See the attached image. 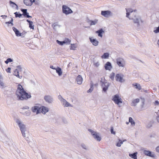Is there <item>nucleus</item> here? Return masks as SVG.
Instances as JSON below:
<instances>
[{
	"label": "nucleus",
	"mask_w": 159,
	"mask_h": 159,
	"mask_svg": "<svg viewBox=\"0 0 159 159\" xmlns=\"http://www.w3.org/2000/svg\"><path fill=\"white\" fill-rule=\"evenodd\" d=\"M129 122L131 123V124L132 125H134L135 124L134 121L133 120V119L131 117H129Z\"/></svg>",
	"instance_id": "nucleus-34"
},
{
	"label": "nucleus",
	"mask_w": 159,
	"mask_h": 159,
	"mask_svg": "<svg viewBox=\"0 0 159 159\" xmlns=\"http://www.w3.org/2000/svg\"><path fill=\"white\" fill-rule=\"evenodd\" d=\"M58 98L59 99H60L61 100L62 99V97H61V95H59L58 96Z\"/></svg>",
	"instance_id": "nucleus-57"
},
{
	"label": "nucleus",
	"mask_w": 159,
	"mask_h": 159,
	"mask_svg": "<svg viewBox=\"0 0 159 159\" xmlns=\"http://www.w3.org/2000/svg\"><path fill=\"white\" fill-rule=\"evenodd\" d=\"M65 44H70L71 42V40L68 39H66L64 41Z\"/></svg>",
	"instance_id": "nucleus-33"
},
{
	"label": "nucleus",
	"mask_w": 159,
	"mask_h": 159,
	"mask_svg": "<svg viewBox=\"0 0 159 159\" xmlns=\"http://www.w3.org/2000/svg\"><path fill=\"white\" fill-rule=\"evenodd\" d=\"M126 124L128 125V124H129V122H126Z\"/></svg>",
	"instance_id": "nucleus-63"
},
{
	"label": "nucleus",
	"mask_w": 159,
	"mask_h": 159,
	"mask_svg": "<svg viewBox=\"0 0 159 159\" xmlns=\"http://www.w3.org/2000/svg\"><path fill=\"white\" fill-rule=\"evenodd\" d=\"M11 68L10 67H8L7 69H6V71L8 73H11Z\"/></svg>",
	"instance_id": "nucleus-47"
},
{
	"label": "nucleus",
	"mask_w": 159,
	"mask_h": 159,
	"mask_svg": "<svg viewBox=\"0 0 159 159\" xmlns=\"http://www.w3.org/2000/svg\"><path fill=\"white\" fill-rule=\"evenodd\" d=\"M26 21L29 23V27L32 29H34V25H33V22L32 21H30L28 20H27Z\"/></svg>",
	"instance_id": "nucleus-25"
},
{
	"label": "nucleus",
	"mask_w": 159,
	"mask_h": 159,
	"mask_svg": "<svg viewBox=\"0 0 159 159\" xmlns=\"http://www.w3.org/2000/svg\"><path fill=\"white\" fill-rule=\"evenodd\" d=\"M126 10L127 12L126 13V17H129V13L130 12H132L133 11V10L130 8H126Z\"/></svg>",
	"instance_id": "nucleus-24"
},
{
	"label": "nucleus",
	"mask_w": 159,
	"mask_h": 159,
	"mask_svg": "<svg viewBox=\"0 0 159 159\" xmlns=\"http://www.w3.org/2000/svg\"><path fill=\"white\" fill-rule=\"evenodd\" d=\"M24 3L26 6H31L32 5V2L30 0H24Z\"/></svg>",
	"instance_id": "nucleus-20"
},
{
	"label": "nucleus",
	"mask_w": 159,
	"mask_h": 159,
	"mask_svg": "<svg viewBox=\"0 0 159 159\" xmlns=\"http://www.w3.org/2000/svg\"><path fill=\"white\" fill-rule=\"evenodd\" d=\"M9 3L11 5V7L14 8L15 7V6H16V9H18V6L16 4L15 2H12L11 1H9Z\"/></svg>",
	"instance_id": "nucleus-27"
},
{
	"label": "nucleus",
	"mask_w": 159,
	"mask_h": 159,
	"mask_svg": "<svg viewBox=\"0 0 159 159\" xmlns=\"http://www.w3.org/2000/svg\"><path fill=\"white\" fill-rule=\"evenodd\" d=\"M9 62H12L13 60V59L11 58H8L7 59Z\"/></svg>",
	"instance_id": "nucleus-51"
},
{
	"label": "nucleus",
	"mask_w": 159,
	"mask_h": 159,
	"mask_svg": "<svg viewBox=\"0 0 159 159\" xmlns=\"http://www.w3.org/2000/svg\"><path fill=\"white\" fill-rule=\"evenodd\" d=\"M155 29H156L154 30V32L155 33H159V26L157 27H156Z\"/></svg>",
	"instance_id": "nucleus-41"
},
{
	"label": "nucleus",
	"mask_w": 159,
	"mask_h": 159,
	"mask_svg": "<svg viewBox=\"0 0 159 159\" xmlns=\"http://www.w3.org/2000/svg\"><path fill=\"white\" fill-rule=\"evenodd\" d=\"M57 41V42L59 45H63L64 44H65L64 43V41H59L58 40H57L56 41Z\"/></svg>",
	"instance_id": "nucleus-39"
},
{
	"label": "nucleus",
	"mask_w": 159,
	"mask_h": 159,
	"mask_svg": "<svg viewBox=\"0 0 159 159\" xmlns=\"http://www.w3.org/2000/svg\"><path fill=\"white\" fill-rule=\"evenodd\" d=\"M31 110L33 113H36V114L40 113V107L37 106H34L32 107Z\"/></svg>",
	"instance_id": "nucleus-8"
},
{
	"label": "nucleus",
	"mask_w": 159,
	"mask_h": 159,
	"mask_svg": "<svg viewBox=\"0 0 159 159\" xmlns=\"http://www.w3.org/2000/svg\"><path fill=\"white\" fill-rule=\"evenodd\" d=\"M77 47V45L76 44H71L70 46V50H75Z\"/></svg>",
	"instance_id": "nucleus-22"
},
{
	"label": "nucleus",
	"mask_w": 159,
	"mask_h": 159,
	"mask_svg": "<svg viewBox=\"0 0 159 159\" xmlns=\"http://www.w3.org/2000/svg\"><path fill=\"white\" fill-rule=\"evenodd\" d=\"M44 99L48 103H51L52 101V98L49 95H46L44 97Z\"/></svg>",
	"instance_id": "nucleus-14"
},
{
	"label": "nucleus",
	"mask_w": 159,
	"mask_h": 159,
	"mask_svg": "<svg viewBox=\"0 0 159 159\" xmlns=\"http://www.w3.org/2000/svg\"><path fill=\"white\" fill-rule=\"evenodd\" d=\"M15 121L20 129L22 136L23 137H25V132L26 131V125L20 119H16Z\"/></svg>",
	"instance_id": "nucleus-2"
},
{
	"label": "nucleus",
	"mask_w": 159,
	"mask_h": 159,
	"mask_svg": "<svg viewBox=\"0 0 159 159\" xmlns=\"http://www.w3.org/2000/svg\"><path fill=\"white\" fill-rule=\"evenodd\" d=\"M62 12L66 15L73 13V11L69 7L66 5H63L62 7Z\"/></svg>",
	"instance_id": "nucleus-3"
},
{
	"label": "nucleus",
	"mask_w": 159,
	"mask_h": 159,
	"mask_svg": "<svg viewBox=\"0 0 159 159\" xmlns=\"http://www.w3.org/2000/svg\"><path fill=\"white\" fill-rule=\"evenodd\" d=\"M23 15L24 16H25L27 18L32 17L31 16L29 15V13L27 12L25 13Z\"/></svg>",
	"instance_id": "nucleus-42"
},
{
	"label": "nucleus",
	"mask_w": 159,
	"mask_h": 159,
	"mask_svg": "<svg viewBox=\"0 0 159 159\" xmlns=\"http://www.w3.org/2000/svg\"><path fill=\"white\" fill-rule=\"evenodd\" d=\"M83 78L81 75H78L76 78V81L79 84H81L83 81Z\"/></svg>",
	"instance_id": "nucleus-10"
},
{
	"label": "nucleus",
	"mask_w": 159,
	"mask_h": 159,
	"mask_svg": "<svg viewBox=\"0 0 159 159\" xmlns=\"http://www.w3.org/2000/svg\"><path fill=\"white\" fill-rule=\"evenodd\" d=\"M115 76V74L114 72L111 73L110 76V78L112 80H114V77Z\"/></svg>",
	"instance_id": "nucleus-35"
},
{
	"label": "nucleus",
	"mask_w": 159,
	"mask_h": 159,
	"mask_svg": "<svg viewBox=\"0 0 159 159\" xmlns=\"http://www.w3.org/2000/svg\"><path fill=\"white\" fill-rule=\"evenodd\" d=\"M61 101L63 102V103H65L66 102H67L66 100L63 99V98H62V99L61 100Z\"/></svg>",
	"instance_id": "nucleus-52"
},
{
	"label": "nucleus",
	"mask_w": 159,
	"mask_h": 159,
	"mask_svg": "<svg viewBox=\"0 0 159 159\" xmlns=\"http://www.w3.org/2000/svg\"><path fill=\"white\" fill-rule=\"evenodd\" d=\"M140 100L139 98L134 99L132 101V106H135L137 103L139 102Z\"/></svg>",
	"instance_id": "nucleus-26"
},
{
	"label": "nucleus",
	"mask_w": 159,
	"mask_h": 159,
	"mask_svg": "<svg viewBox=\"0 0 159 159\" xmlns=\"http://www.w3.org/2000/svg\"><path fill=\"white\" fill-rule=\"evenodd\" d=\"M123 75H121L119 74H117L116 76V79L117 81H119L120 82H122L123 80Z\"/></svg>",
	"instance_id": "nucleus-15"
},
{
	"label": "nucleus",
	"mask_w": 159,
	"mask_h": 159,
	"mask_svg": "<svg viewBox=\"0 0 159 159\" xmlns=\"http://www.w3.org/2000/svg\"><path fill=\"white\" fill-rule=\"evenodd\" d=\"M156 119L157 122H159V116H157Z\"/></svg>",
	"instance_id": "nucleus-55"
},
{
	"label": "nucleus",
	"mask_w": 159,
	"mask_h": 159,
	"mask_svg": "<svg viewBox=\"0 0 159 159\" xmlns=\"http://www.w3.org/2000/svg\"><path fill=\"white\" fill-rule=\"evenodd\" d=\"M24 138H25V140L27 141H28L29 140V138L28 137H24Z\"/></svg>",
	"instance_id": "nucleus-54"
},
{
	"label": "nucleus",
	"mask_w": 159,
	"mask_h": 159,
	"mask_svg": "<svg viewBox=\"0 0 159 159\" xmlns=\"http://www.w3.org/2000/svg\"><path fill=\"white\" fill-rule=\"evenodd\" d=\"M89 39L90 42L93 45L97 46L98 45V42L96 39H92V38H90Z\"/></svg>",
	"instance_id": "nucleus-17"
},
{
	"label": "nucleus",
	"mask_w": 159,
	"mask_h": 159,
	"mask_svg": "<svg viewBox=\"0 0 159 159\" xmlns=\"http://www.w3.org/2000/svg\"><path fill=\"white\" fill-rule=\"evenodd\" d=\"M109 57V54L107 53H104L103 55L101 56L102 58H107Z\"/></svg>",
	"instance_id": "nucleus-30"
},
{
	"label": "nucleus",
	"mask_w": 159,
	"mask_h": 159,
	"mask_svg": "<svg viewBox=\"0 0 159 159\" xmlns=\"http://www.w3.org/2000/svg\"><path fill=\"white\" fill-rule=\"evenodd\" d=\"M111 12L109 11H102L101 15L106 17H108L111 15Z\"/></svg>",
	"instance_id": "nucleus-9"
},
{
	"label": "nucleus",
	"mask_w": 159,
	"mask_h": 159,
	"mask_svg": "<svg viewBox=\"0 0 159 159\" xmlns=\"http://www.w3.org/2000/svg\"><path fill=\"white\" fill-rule=\"evenodd\" d=\"M30 0V1H31V2H32V4H33V3L35 1V0Z\"/></svg>",
	"instance_id": "nucleus-60"
},
{
	"label": "nucleus",
	"mask_w": 159,
	"mask_h": 159,
	"mask_svg": "<svg viewBox=\"0 0 159 159\" xmlns=\"http://www.w3.org/2000/svg\"><path fill=\"white\" fill-rule=\"evenodd\" d=\"M14 14L15 15V17H20L22 15L20 13H18L17 12H16L14 13Z\"/></svg>",
	"instance_id": "nucleus-36"
},
{
	"label": "nucleus",
	"mask_w": 159,
	"mask_h": 159,
	"mask_svg": "<svg viewBox=\"0 0 159 159\" xmlns=\"http://www.w3.org/2000/svg\"><path fill=\"white\" fill-rule=\"evenodd\" d=\"M143 153L145 155L152 157H155L154 154H152L151 152L149 151L144 150L143 151Z\"/></svg>",
	"instance_id": "nucleus-12"
},
{
	"label": "nucleus",
	"mask_w": 159,
	"mask_h": 159,
	"mask_svg": "<svg viewBox=\"0 0 159 159\" xmlns=\"http://www.w3.org/2000/svg\"><path fill=\"white\" fill-rule=\"evenodd\" d=\"M63 105L65 107H71V105L67 102H66L65 103H63Z\"/></svg>",
	"instance_id": "nucleus-37"
},
{
	"label": "nucleus",
	"mask_w": 159,
	"mask_h": 159,
	"mask_svg": "<svg viewBox=\"0 0 159 159\" xmlns=\"http://www.w3.org/2000/svg\"><path fill=\"white\" fill-rule=\"evenodd\" d=\"M155 105H158L159 104V102L157 101H156L154 102Z\"/></svg>",
	"instance_id": "nucleus-50"
},
{
	"label": "nucleus",
	"mask_w": 159,
	"mask_h": 159,
	"mask_svg": "<svg viewBox=\"0 0 159 159\" xmlns=\"http://www.w3.org/2000/svg\"><path fill=\"white\" fill-rule=\"evenodd\" d=\"M132 85L134 87L138 90H140L141 89V87L140 85L136 83H134L132 84Z\"/></svg>",
	"instance_id": "nucleus-18"
},
{
	"label": "nucleus",
	"mask_w": 159,
	"mask_h": 159,
	"mask_svg": "<svg viewBox=\"0 0 159 159\" xmlns=\"http://www.w3.org/2000/svg\"><path fill=\"white\" fill-rule=\"evenodd\" d=\"M111 133L114 134H115V132L113 130V127H111Z\"/></svg>",
	"instance_id": "nucleus-48"
},
{
	"label": "nucleus",
	"mask_w": 159,
	"mask_h": 159,
	"mask_svg": "<svg viewBox=\"0 0 159 159\" xmlns=\"http://www.w3.org/2000/svg\"><path fill=\"white\" fill-rule=\"evenodd\" d=\"M1 17H2L3 18H5L6 17H7V16L6 15H2L1 16Z\"/></svg>",
	"instance_id": "nucleus-56"
},
{
	"label": "nucleus",
	"mask_w": 159,
	"mask_h": 159,
	"mask_svg": "<svg viewBox=\"0 0 159 159\" xmlns=\"http://www.w3.org/2000/svg\"><path fill=\"white\" fill-rule=\"evenodd\" d=\"M50 67L53 69H54V70H55L56 69L53 66H51Z\"/></svg>",
	"instance_id": "nucleus-59"
},
{
	"label": "nucleus",
	"mask_w": 159,
	"mask_h": 159,
	"mask_svg": "<svg viewBox=\"0 0 159 159\" xmlns=\"http://www.w3.org/2000/svg\"><path fill=\"white\" fill-rule=\"evenodd\" d=\"M19 72L18 71V70H16V69L14 71V74L15 76L18 77L20 79H21L22 77V76L21 75L20 76L19 74Z\"/></svg>",
	"instance_id": "nucleus-28"
},
{
	"label": "nucleus",
	"mask_w": 159,
	"mask_h": 159,
	"mask_svg": "<svg viewBox=\"0 0 159 159\" xmlns=\"http://www.w3.org/2000/svg\"><path fill=\"white\" fill-rule=\"evenodd\" d=\"M5 62L6 64H7L9 63V62H8V61L7 59L6 61H5Z\"/></svg>",
	"instance_id": "nucleus-61"
},
{
	"label": "nucleus",
	"mask_w": 159,
	"mask_h": 159,
	"mask_svg": "<svg viewBox=\"0 0 159 159\" xmlns=\"http://www.w3.org/2000/svg\"><path fill=\"white\" fill-rule=\"evenodd\" d=\"M138 153L137 152H135L133 154H129V156L131 157L134 159H137V155Z\"/></svg>",
	"instance_id": "nucleus-21"
},
{
	"label": "nucleus",
	"mask_w": 159,
	"mask_h": 159,
	"mask_svg": "<svg viewBox=\"0 0 159 159\" xmlns=\"http://www.w3.org/2000/svg\"><path fill=\"white\" fill-rule=\"evenodd\" d=\"M123 143V142H122V141H120L119 143H118L116 144V146L118 147H120L121 146V144H122Z\"/></svg>",
	"instance_id": "nucleus-44"
},
{
	"label": "nucleus",
	"mask_w": 159,
	"mask_h": 159,
	"mask_svg": "<svg viewBox=\"0 0 159 159\" xmlns=\"http://www.w3.org/2000/svg\"><path fill=\"white\" fill-rule=\"evenodd\" d=\"M16 94L18 100H27L31 97L30 94L26 92L20 84L18 85Z\"/></svg>",
	"instance_id": "nucleus-1"
},
{
	"label": "nucleus",
	"mask_w": 159,
	"mask_h": 159,
	"mask_svg": "<svg viewBox=\"0 0 159 159\" xmlns=\"http://www.w3.org/2000/svg\"><path fill=\"white\" fill-rule=\"evenodd\" d=\"M21 11L23 12V15L25 14V13L27 12V9H21Z\"/></svg>",
	"instance_id": "nucleus-43"
},
{
	"label": "nucleus",
	"mask_w": 159,
	"mask_h": 159,
	"mask_svg": "<svg viewBox=\"0 0 159 159\" xmlns=\"http://www.w3.org/2000/svg\"><path fill=\"white\" fill-rule=\"evenodd\" d=\"M156 151L157 152H159V146L156 148Z\"/></svg>",
	"instance_id": "nucleus-53"
},
{
	"label": "nucleus",
	"mask_w": 159,
	"mask_h": 159,
	"mask_svg": "<svg viewBox=\"0 0 159 159\" xmlns=\"http://www.w3.org/2000/svg\"><path fill=\"white\" fill-rule=\"evenodd\" d=\"M157 116H159V110H158V111L156 112Z\"/></svg>",
	"instance_id": "nucleus-58"
},
{
	"label": "nucleus",
	"mask_w": 159,
	"mask_h": 159,
	"mask_svg": "<svg viewBox=\"0 0 159 159\" xmlns=\"http://www.w3.org/2000/svg\"><path fill=\"white\" fill-rule=\"evenodd\" d=\"M12 29L17 36L19 37L22 36V33H20L19 30L16 28L15 27H13Z\"/></svg>",
	"instance_id": "nucleus-13"
},
{
	"label": "nucleus",
	"mask_w": 159,
	"mask_h": 159,
	"mask_svg": "<svg viewBox=\"0 0 159 159\" xmlns=\"http://www.w3.org/2000/svg\"><path fill=\"white\" fill-rule=\"evenodd\" d=\"M108 85L107 86H106L105 87H103V90L104 91L106 92L107 89L108 88Z\"/></svg>",
	"instance_id": "nucleus-45"
},
{
	"label": "nucleus",
	"mask_w": 159,
	"mask_h": 159,
	"mask_svg": "<svg viewBox=\"0 0 159 159\" xmlns=\"http://www.w3.org/2000/svg\"><path fill=\"white\" fill-rule=\"evenodd\" d=\"M157 43V44H158V45L159 46V39L158 40Z\"/></svg>",
	"instance_id": "nucleus-62"
},
{
	"label": "nucleus",
	"mask_w": 159,
	"mask_h": 159,
	"mask_svg": "<svg viewBox=\"0 0 159 159\" xmlns=\"http://www.w3.org/2000/svg\"><path fill=\"white\" fill-rule=\"evenodd\" d=\"M55 70H56L57 73L58 74L59 76H60L62 75V72L60 68L58 67L57 68H56Z\"/></svg>",
	"instance_id": "nucleus-23"
},
{
	"label": "nucleus",
	"mask_w": 159,
	"mask_h": 159,
	"mask_svg": "<svg viewBox=\"0 0 159 159\" xmlns=\"http://www.w3.org/2000/svg\"><path fill=\"white\" fill-rule=\"evenodd\" d=\"M116 63L120 67H124L125 65V62L124 60L121 58H118L117 59Z\"/></svg>",
	"instance_id": "nucleus-6"
},
{
	"label": "nucleus",
	"mask_w": 159,
	"mask_h": 159,
	"mask_svg": "<svg viewBox=\"0 0 159 159\" xmlns=\"http://www.w3.org/2000/svg\"><path fill=\"white\" fill-rule=\"evenodd\" d=\"M88 130L91 133V134L93 136L94 139L98 141H101V137L100 136L99 133L96 132L94 131L91 129H89Z\"/></svg>",
	"instance_id": "nucleus-5"
},
{
	"label": "nucleus",
	"mask_w": 159,
	"mask_h": 159,
	"mask_svg": "<svg viewBox=\"0 0 159 159\" xmlns=\"http://www.w3.org/2000/svg\"><path fill=\"white\" fill-rule=\"evenodd\" d=\"M13 21V19L12 18H11V21H8V22H6L5 23L6 24H11V26H13V23H12Z\"/></svg>",
	"instance_id": "nucleus-40"
},
{
	"label": "nucleus",
	"mask_w": 159,
	"mask_h": 159,
	"mask_svg": "<svg viewBox=\"0 0 159 159\" xmlns=\"http://www.w3.org/2000/svg\"><path fill=\"white\" fill-rule=\"evenodd\" d=\"M29 107L28 106H25L22 109H29Z\"/></svg>",
	"instance_id": "nucleus-49"
},
{
	"label": "nucleus",
	"mask_w": 159,
	"mask_h": 159,
	"mask_svg": "<svg viewBox=\"0 0 159 159\" xmlns=\"http://www.w3.org/2000/svg\"><path fill=\"white\" fill-rule=\"evenodd\" d=\"M40 110L41 112L44 114L48 111L49 109L48 107L43 106L40 107Z\"/></svg>",
	"instance_id": "nucleus-11"
},
{
	"label": "nucleus",
	"mask_w": 159,
	"mask_h": 159,
	"mask_svg": "<svg viewBox=\"0 0 159 159\" xmlns=\"http://www.w3.org/2000/svg\"><path fill=\"white\" fill-rule=\"evenodd\" d=\"M3 78L2 75L0 74V88L3 89L7 86L6 84L3 82Z\"/></svg>",
	"instance_id": "nucleus-7"
},
{
	"label": "nucleus",
	"mask_w": 159,
	"mask_h": 159,
	"mask_svg": "<svg viewBox=\"0 0 159 159\" xmlns=\"http://www.w3.org/2000/svg\"><path fill=\"white\" fill-rule=\"evenodd\" d=\"M93 83H91V85L90 86V88L89 89L88 91V92H92L93 89Z\"/></svg>",
	"instance_id": "nucleus-32"
},
{
	"label": "nucleus",
	"mask_w": 159,
	"mask_h": 159,
	"mask_svg": "<svg viewBox=\"0 0 159 159\" xmlns=\"http://www.w3.org/2000/svg\"><path fill=\"white\" fill-rule=\"evenodd\" d=\"M22 114L24 115L27 116H30L31 115V112L29 110L27 111H25L24 113H22Z\"/></svg>",
	"instance_id": "nucleus-31"
},
{
	"label": "nucleus",
	"mask_w": 159,
	"mask_h": 159,
	"mask_svg": "<svg viewBox=\"0 0 159 159\" xmlns=\"http://www.w3.org/2000/svg\"><path fill=\"white\" fill-rule=\"evenodd\" d=\"M112 67L111 64L109 62H107L105 65V68L106 70H110Z\"/></svg>",
	"instance_id": "nucleus-16"
},
{
	"label": "nucleus",
	"mask_w": 159,
	"mask_h": 159,
	"mask_svg": "<svg viewBox=\"0 0 159 159\" xmlns=\"http://www.w3.org/2000/svg\"><path fill=\"white\" fill-rule=\"evenodd\" d=\"M112 100L116 104L119 105L120 103H122V99L119 97V95L116 94L112 97Z\"/></svg>",
	"instance_id": "nucleus-4"
},
{
	"label": "nucleus",
	"mask_w": 159,
	"mask_h": 159,
	"mask_svg": "<svg viewBox=\"0 0 159 159\" xmlns=\"http://www.w3.org/2000/svg\"><path fill=\"white\" fill-rule=\"evenodd\" d=\"M17 69H16V70H18V71H22V67L20 66H18L16 67Z\"/></svg>",
	"instance_id": "nucleus-38"
},
{
	"label": "nucleus",
	"mask_w": 159,
	"mask_h": 159,
	"mask_svg": "<svg viewBox=\"0 0 159 159\" xmlns=\"http://www.w3.org/2000/svg\"><path fill=\"white\" fill-rule=\"evenodd\" d=\"M94 66H95L98 67L99 65V62H96L95 63H94Z\"/></svg>",
	"instance_id": "nucleus-46"
},
{
	"label": "nucleus",
	"mask_w": 159,
	"mask_h": 159,
	"mask_svg": "<svg viewBox=\"0 0 159 159\" xmlns=\"http://www.w3.org/2000/svg\"><path fill=\"white\" fill-rule=\"evenodd\" d=\"M96 33L98 34V36L99 37H102V33H103L104 32L103 30L102 29H100L99 30L96 31Z\"/></svg>",
	"instance_id": "nucleus-19"
},
{
	"label": "nucleus",
	"mask_w": 159,
	"mask_h": 159,
	"mask_svg": "<svg viewBox=\"0 0 159 159\" xmlns=\"http://www.w3.org/2000/svg\"><path fill=\"white\" fill-rule=\"evenodd\" d=\"M90 22V25H95L98 22V20H90L89 21Z\"/></svg>",
	"instance_id": "nucleus-29"
}]
</instances>
